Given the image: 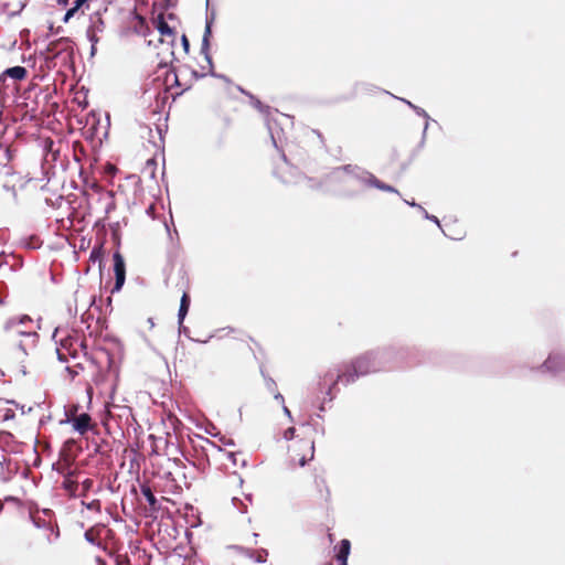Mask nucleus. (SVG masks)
I'll list each match as a JSON object with an SVG mask.
<instances>
[{"label":"nucleus","mask_w":565,"mask_h":565,"mask_svg":"<svg viewBox=\"0 0 565 565\" xmlns=\"http://www.w3.org/2000/svg\"><path fill=\"white\" fill-rule=\"evenodd\" d=\"M404 356L405 349L403 347L387 345L370 350L355 358L344 372H327L322 379V384L326 385L328 381L332 382L326 392L329 401L334 398L333 390L339 383L343 385L354 383L361 376L388 369L391 365L403 360Z\"/></svg>","instance_id":"f257e3e1"},{"label":"nucleus","mask_w":565,"mask_h":565,"mask_svg":"<svg viewBox=\"0 0 565 565\" xmlns=\"http://www.w3.org/2000/svg\"><path fill=\"white\" fill-rule=\"evenodd\" d=\"M131 420L134 422L127 428V435L130 437L131 430L134 433V443H129L128 447L125 449V459L129 460V471L136 473V481L141 487V440L138 429L140 428L139 423L136 417L131 415Z\"/></svg>","instance_id":"f03ea898"},{"label":"nucleus","mask_w":565,"mask_h":565,"mask_svg":"<svg viewBox=\"0 0 565 565\" xmlns=\"http://www.w3.org/2000/svg\"><path fill=\"white\" fill-rule=\"evenodd\" d=\"M147 479V467L146 460L143 459V499L149 503L151 513L148 514L143 509V540L149 539L151 542L153 540V534L156 531L160 529V522L158 521L157 514L159 510L158 501L152 493L149 486L146 484Z\"/></svg>","instance_id":"7ed1b4c3"},{"label":"nucleus","mask_w":565,"mask_h":565,"mask_svg":"<svg viewBox=\"0 0 565 565\" xmlns=\"http://www.w3.org/2000/svg\"><path fill=\"white\" fill-rule=\"evenodd\" d=\"M44 43L45 46L43 51L40 52V55L46 56V61H54L63 55H65V62L74 60V42L71 38L62 36Z\"/></svg>","instance_id":"20e7f679"},{"label":"nucleus","mask_w":565,"mask_h":565,"mask_svg":"<svg viewBox=\"0 0 565 565\" xmlns=\"http://www.w3.org/2000/svg\"><path fill=\"white\" fill-rule=\"evenodd\" d=\"M166 446H167V439L162 436H156L153 434H150L147 437V440H143V452L145 451L149 452V461L152 467H154L156 465H158V467H159L158 470L151 471L152 476H160L161 473H163V475L169 473L167 471H162V465H161V461H168V459H166L161 454V451L164 450Z\"/></svg>","instance_id":"39448f33"},{"label":"nucleus","mask_w":565,"mask_h":565,"mask_svg":"<svg viewBox=\"0 0 565 565\" xmlns=\"http://www.w3.org/2000/svg\"><path fill=\"white\" fill-rule=\"evenodd\" d=\"M539 371L547 372L565 382V352L553 351L539 366Z\"/></svg>","instance_id":"423d86ee"},{"label":"nucleus","mask_w":565,"mask_h":565,"mask_svg":"<svg viewBox=\"0 0 565 565\" xmlns=\"http://www.w3.org/2000/svg\"><path fill=\"white\" fill-rule=\"evenodd\" d=\"M141 6V0H135L134 8L129 11V20L124 22L120 26V38L129 39L134 35L141 34V12L139 11V7Z\"/></svg>","instance_id":"0eeeda50"},{"label":"nucleus","mask_w":565,"mask_h":565,"mask_svg":"<svg viewBox=\"0 0 565 565\" xmlns=\"http://www.w3.org/2000/svg\"><path fill=\"white\" fill-rule=\"evenodd\" d=\"M339 172L347 173L348 175L352 177L356 182L367 188H373L376 181V177L372 172L354 164H344L337 167L332 173L338 174Z\"/></svg>","instance_id":"6e6552de"},{"label":"nucleus","mask_w":565,"mask_h":565,"mask_svg":"<svg viewBox=\"0 0 565 565\" xmlns=\"http://www.w3.org/2000/svg\"><path fill=\"white\" fill-rule=\"evenodd\" d=\"M131 494H134V498L128 499L126 495L121 501V508L126 515V520H128L130 523L136 525L137 527L140 526L141 520V508H140V501L137 497V490L136 487H131Z\"/></svg>","instance_id":"1a4fd4ad"},{"label":"nucleus","mask_w":565,"mask_h":565,"mask_svg":"<svg viewBox=\"0 0 565 565\" xmlns=\"http://www.w3.org/2000/svg\"><path fill=\"white\" fill-rule=\"evenodd\" d=\"M113 270L115 274V282L111 292H119L126 281V262L119 250L113 253Z\"/></svg>","instance_id":"9d476101"},{"label":"nucleus","mask_w":565,"mask_h":565,"mask_svg":"<svg viewBox=\"0 0 565 565\" xmlns=\"http://www.w3.org/2000/svg\"><path fill=\"white\" fill-rule=\"evenodd\" d=\"M90 415L88 413H81L76 416H66L65 420H61V424H70L73 430L84 436L92 430Z\"/></svg>","instance_id":"9b49d317"},{"label":"nucleus","mask_w":565,"mask_h":565,"mask_svg":"<svg viewBox=\"0 0 565 565\" xmlns=\"http://www.w3.org/2000/svg\"><path fill=\"white\" fill-rule=\"evenodd\" d=\"M215 20V12L212 11L206 15L205 19V28L201 43V54L204 56L207 64H211V54H210V39L212 36V25Z\"/></svg>","instance_id":"f8f14e48"},{"label":"nucleus","mask_w":565,"mask_h":565,"mask_svg":"<svg viewBox=\"0 0 565 565\" xmlns=\"http://www.w3.org/2000/svg\"><path fill=\"white\" fill-rule=\"evenodd\" d=\"M125 522L126 534L129 536L128 547L132 554H136L140 550L141 540H132V535L138 533L139 527L130 523L128 520H125Z\"/></svg>","instance_id":"ddd939ff"},{"label":"nucleus","mask_w":565,"mask_h":565,"mask_svg":"<svg viewBox=\"0 0 565 565\" xmlns=\"http://www.w3.org/2000/svg\"><path fill=\"white\" fill-rule=\"evenodd\" d=\"M0 468H1L0 479L3 483H8L9 481H11L13 476L15 473H18V469H19L18 465H15L12 468L11 460L7 459V458H3L2 461H0Z\"/></svg>","instance_id":"4468645a"},{"label":"nucleus","mask_w":565,"mask_h":565,"mask_svg":"<svg viewBox=\"0 0 565 565\" xmlns=\"http://www.w3.org/2000/svg\"><path fill=\"white\" fill-rule=\"evenodd\" d=\"M413 110L415 111L416 115H418V116H420V117H423L425 119V125H424V128H423L422 138H420V141L418 143V148L422 149L425 146L429 122L433 119L427 114V111L424 108L419 107V106H413Z\"/></svg>","instance_id":"2eb2a0df"},{"label":"nucleus","mask_w":565,"mask_h":565,"mask_svg":"<svg viewBox=\"0 0 565 565\" xmlns=\"http://www.w3.org/2000/svg\"><path fill=\"white\" fill-rule=\"evenodd\" d=\"M4 75L12 81L20 82L26 78L28 76V70L24 66L15 65L6 68Z\"/></svg>","instance_id":"dca6fc26"},{"label":"nucleus","mask_w":565,"mask_h":565,"mask_svg":"<svg viewBox=\"0 0 565 565\" xmlns=\"http://www.w3.org/2000/svg\"><path fill=\"white\" fill-rule=\"evenodd\" d=\"M243 555H245L246 557L250 558V559H254L256 563H265L266 562V558L268 556V552L267 550L265 548H260L258 552H257V555H256V552L252 548H247V547H236Z\"/></svg>","instance_id":"f3484780"},{"label":"nucleus","mask_w":565,"mask_h":565,"mask_svg":"<svg viewBox=\"0 0 565 565\" xmlns=\"http://www.w3.org/2000/svg\"><path fill=\"white\" fill-rule=\"evenodd\" d=\"M335 550H337L335 557H337L338 562L339 563H348V557L351 552V542L348 539H343L340 541V543L338 544Z\"/></svg>","instance_id":"a211bd4d"},{"label":"nucleus","mask_w":565,"mask_h":565,"mask_svg":"<svg viewBox=\"0 0 565 565\" xmlns=\"http://www.w3.org/2000/svg\"><path fill=\"white\" fill-rule=\"evenodd\" d=\"M153 23L161 35H173V29L168 24L162 13L153 18Z\"/></svg>","instance_id":"6ab92c4d"},{"label":"nucleus","mask_w":565,"mask_h":565,"mask_svg":"<svg viewBox=\"0 0 565 565\" xmlns=\"http://www.w3.org/2000/svg\"><path fill=\"white\" fill-rule=\"evenodd\" d=\"M190 301H191L190 296L186 292H184L181 297L180 307H179V311H178L179 326H182V323L189 312Z\"/></svg>","instance_id":"aec40b11"},{"label":"nucleus","mask_w":565,"mask_h":565,"mask_svg":"<svg viewBox=\"0 0 565 565\" xmlns=\"http://www.w3.org/2000/svg\"><path fill=\"white\" fill-rule=\"evenodd\" d=\"M10 87V79L4 75V72H2L0 74V103H4L8 98V90Z\"/></svg>","instance_id":"412c9836"},{"label":"nucleus","mask_w":565,"mask_h":565,"mask_svg":"<svg viewBox=\"0 0 565 565\" xmlns=\"http://www.w3.org/2000/svg\"><path fill=\"white\" fill-rule=\"evenodd\" d=\"M104 255V247L102 245H95L90 250L89 260L93 263H99V265L102 266Z\"/></svg>","instance_id":"4be33fe9"},{"label":"nucleus","mask_w":565,"mask_h":565,"mask_svg":"<svg viewBox=\"0 0 565 565\" xmlns=\"http://www.w3.org/2000/svg\"><path fill=\"white\" fill-rule=\"evenodd\" d=\"M237 88H238V90H239L242 94H244V95H246V96H248V97L250 98L252 105H253L256 109H258L260 113H265L266 110H268V109H269V107H268V106H265V105H264V104H263L258 98H256V97H255L254 95H252L250 93L246 92L243 87L238 86Z\"/></svg>","instance_id":"5701e85b"},{"label":"nucleus","mask_w":565,"mask_h":565,"mask_svg":"<svg viewBox=\"0 0 565 565\" xmlns=\"http://www.w3.org/2000/svg\"><path fill=\"white\" fill-rule=\"evenodd\" d=\"M92 117H93V122L87 129L88 138H95V137L99 138L98 137L99 129L102 128L100 119L97 118L96 115H94V114Z\"/></svg>","instance_id":"b1692460"},{"label":"nucleus","mask_w":565,"mask_h":565,"mask_svg":"<svg viewBox=\"0 0 565 565\" xmlns=\"http://www.w3.org/2000/svg\"><path fill=\"white\" fill-rule=\"evenodd\" d=\"M373 188H375L377 190H381V191H384V192H391V193L399 194L397 189H395L394 186H392L390 184L384 183L383 181H381L377 178H376V181H375Z\"/></svg>","instance_id":"393cba45"},{"label":"nucleus","mask_w":565,"mask_h":565,"mask_svg":"<svg viewBox=\"0 0 565 565\" xmlns=\"http://www.w3.org/2000/svg\"><path fill=\"white\" fill-rule=\"evenodd\" d=\"M49 32L43 35L42 38V42H49L50 38L55 35V34H60L61 32H63V28L62 26H57L55 28L54 24L52 22L49 23Z\"/></svg>","instance_id":"a878e982"},{"label":"nucleus","mask_w":565,"mask_h":565,"mask_svg":"<svg viewBox=\"0 0 565 565\" xmlns=\"http://www.w3.org/2000/svg\"><path fill=\"white\" fill-rule=\"evenodd\" d=\"M86 38L90 42V44H97L99 42V38L95 30V26H88L86 30Z\"/></svg>","instance_id":"bb28decb"},{"label":"nucleus","mask_w":565,"mask_h":565,"mask_svg":"<svg viewBox=\"0 0 565 565\" xmlns=\"http://www.w3.org/2000/svg\"><path fill=\"white\" fill-rule=\"evenodd\" d=\"M13 438H14V436L10 431L1 430L0 431V447L8 445L10 441L13 440Z\"/></svg>","instance_id":"cd10ccee"},{"label":"nucleus","mask_w":565,"mask_h":565,"mask_svg":"<svg viewBox=\"0 0 565 565\" xmlns=\"http://www.w3.org/2000/svg\"><path fill=\"white\" fill-rule=\"evenodd\" d=\"M154 164L156 162L152 158L147 159L146 163L143 164V172H149L151 179H154Z\"/></svg>","instance_id":"c85d7f7f"},{"label":"nucleus","mask_w":565,"mask_h":565,"mask_svg":"<svg viewBox=\"0 0 565 565\" xmlns=\"http://www.w3.org/2000/svg\"><path fill=\"white\" fill-rule=\"evenodd\" d=\"M209 75L213 76V77H216V78H220L226 83H231V79L224 75V74H217L214 72V66H213V60L211 58V64H209V72H207Z\"/></svg>","instance_id":"c756f323"},{"label":"nucleus","mask_w":565,"mask_h":565,"mask_svg":"<svg viewBox=\"0 0 565 565\" xmlns=\"http://www.w3.org/2000/svg\"><path fill=\"white\" fill-rule=\"evenodd\" d=\"M78 12V9H76L73 4L71 8H68L62 18V21L64 23H68V21Z\"/></svg>","instance_id":"7c9ffc66"},{"label":"nucleus","mask_w":565,"mask_h":565,"mask_svg":"<svg viewBox=\"0 0 565 565\" xmlns=\"http://www.w3.org/2000/svg\"><path fill=\"white\" fill-rule=\"evenodd\" d=\"M420 212L424 216V218L431 221L435 223L439 228H441L440 222L437 216L429 214L424 207L420 209Z\"/></svg>","instance_id":"2f4dec72"},{"label":"nucleus","mask_w":565,"mask_h":565,"mask_svg":"<svg viewBox=\"0 0 565 565\" xmlns=\"http://www.w3.org/2000/svg\"><path fill=\"white\" fill-rule=\"evenodd\" d=\"M116 564L117 565H132L131 559L127 554L118 555L116 558Z\"/></svg>","instance_id":"473e14b6"},{"label":"nucleus","mask_w":565,"mask_h":565,"mask_svg":"<svg viewBox=\"0 0 565 565\" xmlns=\"http://www.w3.org/2000/svg\"><path fill=\"white\" fill-rule=\"evenodd\" d=\"M77 367L83 370V366L81 364L65 367V371L70 374L72 380H74L78 375V371L76 370Z\"/></svg>","instance_id":"72a5a7b5"},{"label":"nucleus","mask_w":565,"mask_h":565,"mask_svg":"<svg viewBox=\"0 0 565 565\" xmlns=\"http://www.w3.org/2000/svg\"><path fill=\"white\" fill-rule=\"evenodd\" d=\"M264 379H265V382H266L267 390L269 392H271V393H275L276 392V386H277L276 382L271 377H269V376H264Z\"/></svg>","instance_id":"f704fd0d"},{"label":"nucleus","mask_w":565,"mask_h":565,"mask_svg":"<svg viewBox=\"0 0 565 565\" xmlns=\"http://www.w3.org/2000/svg\"><path fill=\"white\" fill-rule=\"evenodd\" d=\"M89 26H95L96 32H102L104 30V21L102 18H97L95 21H93Z\"/></svg>","instance_id":"c9c22d12"},{"label":"nucleus","mask_w":565,"mask_h":565,"mask_svg":"<svg viewBox=\"0 0 565 565\" xmlns=\"http://www.w3.org/2000/svg\"><path fill=\"white\" fill-rule=\"evenodd\" d=\"M153 32L149 29L148 25H146V20L143 19V33H142V36H143V41H147L148 42V45L151 44L152 40H147V38L149 35H152Z\"/></svg>","instance_id":"e433bc0d"},{"label":"nucleus","mask_w":565,"mask_h":565,"mask_svg":"<svg viewBox=\"0 0 565 565\" xmlns=\"http://www.w3.org/2000/svg\"><path fill=\"white\" fill-rule=\"evenodd\" d=\"M310 450H311V456H310L309 460H311V459L313 458V451H315V445H313V443H311V445H310ZM307 462H308V459H307L305 456H302V457L299 459V461H298V463H299V466H300V467L306 466V463H307Z\"/></svg>","instance_id":"4c0bfd02"},{"label":"nucleus","mask_w":565,"mask_h":565,"mask_svg":"<svg viewBox=\"0 0 565 565\" xmlns=\"http://www.w3.org/2000/svg\"><path fill=\"white\" fill-rule=\"evenodd\" d=\"M296 429L295 427H289L284 431V438L286 440H291L295 437Z\"/></svg>","instance_id":"58836bf2"},{"label":"nucleus","mask_w":565,"mask_h":565,"mask_svg":"<svg viewBox=\"0 0 565 565\" xmlns=\"http://www.w3.org/2000/svg\"><path fill=\"white\" fill-rule=\"evenodd\" d=\"M14 416H15L14 412L10 408H7L2 415V420L3 422L11 420L14 418Z\"/></svg>","instance_id":"ea45409f"},{"label":"nucleus","mask_w":565,"mask_h":565,"mask_svg":"<svg viewBox=\"0 0 565 565\" xmlns=\"http://www.w3.org/2000/svg\"><path fill=\"white\" fill-rule=\"evenodd\" d=\"M177 3V0H161L160 7L163 9H169L174 7Z\"/></svg>","instance_id":"a19ab883"},{"label":"nucleus","mask_w":565,"mask_h":565,"mask_svg":"<svg viewBox=\"0 0 565 565\" xmlns=\"http://www.w3.org/2000/svg\"><path fill=\"white\" fill-rule=\"evenodd\" d=\"M17 324H18L17 318H10L9 320H7V322L4 324V330L9 331Z\"/></svg>","instance_id":"79ce46f5"},{"label":"nucleus","mask_w":565,"mask_h":565,"mask_svg":"<svg viewBox=\"0 0 565 565\" xmlns=\"http://www.w3.org/2000/svg\"><path fill=\"white\" fill-rule=\"evenodd\" d=\"M18 324H25L28 322H32V318L28 315H22L20 318L17 319Z\"/></svg>","instance_id":"37998d69"},{"label":"nucleus","mask_w":565,"mask_h":565,"mask_svg":"<svg viewBox=\"0 0 565 565\" xmlns=\"http://www.w3.org/2000/svg\"><path fill=\"white\" fill-rule=\"evenodd\" d=\"M88 2L89 0H74L73 6L79 11L84 6H88Z\"/></svg>","instance_id":"c03bdc74"},{"label":"nucleus","mask_w":565,"mask_h":565,"mask_svg":"<svg viewBox=\"0 0 565 565\" xmlns=\"http://www.w3.org/2000/svg\"><path fill=\"white\" fill-rule=\"evenodd\" d=\"M181 43H182L183 50L188 53L189 50H190V42H189V40H188L185 34H183L181 36Z\"/></svg>","instance_id":"a18cd8bd"},{"label":"nucleus","mask_w":565,"mask_h":565,"mask_svg":"<svg viewBox=\"0 0 565 565\" xmlns=\"http://www.w3.org/2000/svg\"><path fill=\"white\" fill-rule=\"evenodd\" d=\"M267 127H268V130H269V134H270L271 141H273L274 146H275L276 148H278V146H277V141H276V138H275V135H274V132H273V124H271L270 121H267Z\"/></svg>","instance_id":"49530a36"},{"label":"nucleus","mask_w":565,"mask_h":565,"mask_svg":"<svg viewBox=\"0 0 565 565\" xmlns=\"http://www.w3.org/2000/svg\"><path fill=\"white\" fill-rule=\"evenodd\" d=\"M19 334L22 337L38 338V333L35 331H19Z\"/></svg>","instance_id":"de8ad7c7"},{"label":"nucleus","mask_w":565,"mask_h":565,"mask_svg":"<svg viewBox=\"0 0 565 565\" xmlns=\"http://www.w3.org/2000/svg\"><path fill=\"white\" fill-rule=\"evenodd\" d=\"M4 502L20 503V499L14 495L4 497Z\"/></svg>","instance_id":"09e8293b"},{"label":"nucleus","mask_w":565,"mask_h":565,"mask_svg":"<svg viewBox=\"0 0 565 565\" xmlns=\"http://www.w3.org/2000/svg\"><path fill=\"white\" fill-rule=\"evenodd\" d=\"M282 412H284V414L288 417V419H289L290 422H294V418H292L291 412H290V409H289L285 404L282 405Z\"/></svg>","instance_id":"8fccbe9b"},{"label":"nucleus","mask_w":565,"mask_h":565,"mask_svg":"<svg viewBox=\"0 0 565 565\" xmlns=\"http://www.w3.org/2000/svg\"><path fill=\"white\" fill-rule=\"evenodd\" d=\"M274 398L281 404V406L285 404V398L279 392L274 393Z\"/></svg>","instance_id":"3c124183"},{"label":"nucleus","mask_w":565,"mask_h":565,"mask_svg":"<svg viewBox=\"0 0 565 565\" xmlns=\"http://www.w3.org/2000/svg\"><path fill=\"white\" fill-rule=\"evenodd\" d=\"M56 355L57 360L62 363L67 362L66 356L60 351V349H56Z\"/></svg>","instance_id":"603ef678"},{"label":"nucleus","mask_w":565,"mask_h":565,"mask_svg":"<svg viewBox=\"0 0 565 565\" xmlns=\"http://www.w3.org/2000/svg\"><path fill=\"white\" fill-rule=\"evenodd\" d=\"M404 202H405L407 205L412 206V207H416V209H418L419 211H420V209L423 207L420 204H417L414 200H413V201L404 200Z\"/></svg>","instance_id":"864d4df0"},{"label":"nucleus","mask_w":565,"mask_h":565,"mask_svg":"<svg viewBox=\"0 0 565 565\" xmlns=\"http://www.w3.org/2000/svg\"><path fill=\"white\" fill-rule=\"evenodd\" d=\"M394 98H396V96L392 95ZM397 99H399L401 102L405 103L411 109H413V106H416L415 104H413L412 102L405 99V98H401V97H397Z\"/></svg>","instance_id":"5fc2aeb1"},{"label":"nucleus","mask_w":565,"mask_h":565,"mask_svg":"<svg viewBox=\"0 0 565 565\" xmlns=\"http://www.w3.org/2000/svg\"><path fill=\"white\" fill-rule=\"evenodd\" d=\"M96 52H97V44H90V52H89V57H94L96 55Z\"/></svg>","instance_id":"6e6d98bb"},{"label":"nucleus","mask_w":565,"mask_h":565,"mask_svg":"<svg viewBox=\"0 0 565 565\" xmlns=\"http://www.w3.org/2000/svg\"><path fill=\"white\" fill-rule=\"evenodd\" d=\"M106 120H107V125L104 127V132H103L104 138H107V136H108V127H109V116L108 115H106Z\"/></svg>","instance_id":"4d7b16f0"},{"label":"nucleus","mask_w":565,"mask_h":565,"mask_svg":"<svg viewBox=\"0 0 565 565\" xmlns=\"http://www.w3.org/2000/svg\"><path fill=\"white\" fill-rule=\"evenodd\" d=\"M309 182L311 183L310 188H312V189H320L322 185L321 182H313L312 179H309Z\"/></svg>","instance_id":"13d9d810"},{"label":"nucleus","mask_w":565,"mask_h":565,"mask_svg":"<svg viewBox=\"0 0 565 565\" xmlns=\"http://www.w3.org/2000/svg\"><path fill=\"white\" fill-rule=\"evenodd\" d=\"M7 403L14 404L18 408H20V409H21L22 414H24V413H25V407H24V405H21V406H20V405H19L17 402H14V401H7Z\"/></svg>","instance_id":"bf43d9fd"},{"label":"nucleus","mask_w":565,"mask_h":565,"mask_svg":"<svg viewBox=\"0 0 565 565\" xmlns=\"http://www.w3.org/2000/svg\"><path fill=\"white\" fill-rule=\"evenodd\" d=\"M153 210H154V206L151 204L150 206H148V209L146 210V213L151 216V217H154L153 216Z\"/></svg>","instance_id":"052dcab7"},{"label":"nucleus","mask_w":565,"mask_h":565,"mask_svg":"<svg viewBox=\"0 0 565 565\" xmlns=\"http://www.w3.org/2000/svg\"><path fill=\"white\" fill-rule=\"evenodd\" d=\"M56 3L63 8H66L68 6V0H55Z\"/></svg>","instance_id":"680f3d73"},{"label":"nucleus","mask_w":565,"mask_h":565,"mask_svg":"<svg viewBox=\"0 0 565 565\" xmlns=\"http://www.w3.org/2000/svg\"><path fill=\"white\" fill-rule=\"evenodd\" d=\"M84 536H85V540H86L87 542H89V543H92V544H94V543H95V542H94V539L90 536V534H89L88 532H85Z\"/></svg>","instance_id":"e2e57ef3"},{"label":"nucleus","mask_w":565,"mask_h":565,"mask_svg":"<svg viewBox=\"0 0 565 565\" xmlns=\"http://www.w3.org/2000/svg\"><path fill=\"white\" fill-rule=\"evenodd\" d=\"M58 331H60V329H58V328H55V329H54V331H53V333H52V340H53V341H55V343H58V342L56 341V335H57Z\"/></svg>","instance_id":"0e129e2a"},{"label":"nucleus","mask_w":565,"mask_h":565,"mask_svg":"<svg viewBox=\"0 0 565 565\" xmlns=\"http://www.w3.org/2000/svg\"><path fill=\"white\" fill-rule=\"evenodd\" d=\"M179 331L184 333V334H188L189 329L182 324V326H179Z\"/></svg>","instance_id":"69168bd1"},{"label":"nucleus","mask_w":565,"mask_h":565,"mask_svg":"<svg viewBox=\"0 0 565 565\" xmlns=\"http://www.w3.org/2000/svg\"><path fill=\"white\" fill-rule=\"evenodd\" d=\"M18 348H19V349H20L24 354H26V350H25V347H24V344H23V342H22V341H20V342H19Z\"/></svg>","instance_id":"338daca9"},{"label":"nucleus","mask_w":565,"mask_h":565,"mask_svg":"<svg viewBox=\"0 0 565 565\" xmlns=\"http://www.w3.org/2000/svg\"><path fill=\"white\" fill-rule=\"evenodd\" d=\"M29 476H30V471H29V470H23V471L21 472V477H22L23 479H28V478H29Z\"/></svg>","instance_id":"774afa93"}]
</instances>
